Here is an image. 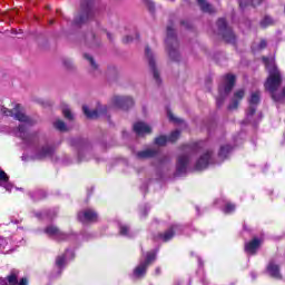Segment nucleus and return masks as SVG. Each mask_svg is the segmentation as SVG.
I'll use <instances>...</instances> for the list:
<instances>
[{"label":"nucleus","mask_w":285,"mask_h":285,"mask_svg":"<svg viewBox=\"0 0 285 285\" xmlns=\"http://www.w3.org/2000/svg\"><path fill=\"white\" fill-rule=\"evenodd\" d=\"M259 101H262V92H253L249 98V106H259Z\"/></svg>","instance_id":"obj_24"},{"label":"nucleus","mask_w":285,"mask_h":285,"mask_svg":"<svg viewBox=\"0 0 285 285\" xmlns=\"http://www.w3.org/2000/svg\"><path fill=\"white\" fill-rule=\"evenodd\" d=\"M77 219L80 224H97L99 222V214L92 208L78 212Z\"/></svg>","instance_id":"obj_6"},{"label":"nucleus","mask_w":285,"mask_h":285,"mask_svg":"<svg viewBox=\"0 0 285 285\" xmlns=\"http://www.w3.org/2000/svg\"><path fill=\"white\" fill-rule=\"evenodd\" d=\"M112 101L114 106L120 108V110H130L135 106V100L128 96H115Z\"/></svg>","instance_id":"obj_10"},{"label":"nucleus","mask_w":285,"mask_h":285,"mask_svg":"<svg viewBox=\"0 0 285 285\" xmlns=\"http://www.w3.org/2000/svg\"><path fill=\"white\" fill-rule=\"evenodd\" d=\"M175 23L173 21L167 26V38L165 40L167 46V51L171 61H179V40L177 39V33L173 28Z\"/></svg>","instance_id":"obj_3"},{"label":"nucleus","mask_w":285,"mask_h":285,"mask_svg":"<svg viewBox=\"0 0 285 285\" xmlns=\"http://www.w3.org/2000/svg\"><path fill=\"white\" fill-rule=\"evenodd\" d=\"M18 285H28V278L27 277H22L19 279Z\"/></svg>","instance_id":"obj_49"},{"label":"nucleus","mask_w":285,"mask_h":285,"mask_svg":"<svg viewBox=\"0 0 285 285\" xmlns=\"http://www.w3.org/2000/svg\"><path fill=\"white\" fill-rule=\"evenodd\" d=\"M189 164H190V156L186 154L178 156L177 163H176L175 177H181V175H186Z\"/></svg>","instance_id":"obj_7"},{"label":"nucleus","mask_w":285,"mask_h":285,"mask_svg":"<svg viewBox=\"0 0 285 285\" xmlns=\"http://www.w3.org/2000/svg\"><path fill=\"white\" fill-rule=\"evenodd\" d=\"M85 45L88 48H99L101 46V39L97 37L95 31H89L85 35Z\"/></svg>","instance_id":"obj_15"},{"label":"nucleus","mask_w":285,"mask_h":285,"mask_svg":"<svg viewBox=\"0 0 285 285\" xmlns=\"http://www.w3.org/2000/svg\"><path fill=\"white\" fill-rule=\"evenodd\" d=\"M215 151L208 149L206 150L196 161L195 170H206L208 168V165L210 164V160L213 159V155Z\"/></svg>","instance_id":"obj_11"},{"label":"nucleus","mask_w":285,"mask_h":285,"mask_svg":"<svg viewBox=\"0 0 285 285\" xmlns=\"http://www.w3.org/2000/svg\"><path fill=\"white\" fill-rule=\"evenodd\" d=\"M28 130V127H26V125H19L18 126V132H19V137L22 141H26L28 134L26 132Z\"/></svg>","instance_id":"obj_31"},{"label":"nucleus","mask_w":285,"mask_h":285,"mask_svg":"<svg viewBox=\"0 0 285 285\" xmlns=\"http://www.w3.org/2000/svg\"><path fill=\"white\" fill-rule=\"evenodd\" d=\"M202 148H204V141H194L180 146V150L184 153H199Z\"/></svg>","instance_id":"obj_19"},{"label":"nucleus","mask_w":285,"mask_h":285,"mask_svg":"<svg viewBox=\"0 0 285 285\" xmlns=\"http://www.w3.org/2000/svg\"><path fill=\"white\" fill-rule=\"evenodd\" d=\"M224 213H225L226 215H230V213H235V204H233V203H227V204L225 205Z\"/></svg>","instance_id":"obj_38"},{"label":"nucleus","mask_w":285,"mask_h":285,"mask_svg":"<svg viewBox=\"0 0 285 285\" xmlns=\"http://www.w3.org/2000/svg\"><path fill=\"white\" fill-rule=\"evenodd\" d=\"M263 240L259 237H254L249 242L245 243L244 252L247 255H257V250L262 248Z\"/></svg>","instance_id":"obj_12"},{"label":"nucleus","mask_w":285,"mask_h":285,"mask_svg":"<svg viewBox=\"0 0 285 285\" xmlns=\"http://www.w3.org/2000/svg\"><path fill=\"white\" fill-rule=\"evenodd\" d=\"M0 181H4V183L10 181V177H9L8 174H7L6 171H3L2 169H0Z\"/></svg>","instance_id":"obj_40"},{"label":"nucleus","mask_w":285,"mask_h":285,"mask_svg":"<svg viewBox=\"0 0 285 285\" xmlns=\"http://www.w3.org/2000/svg\"><path fill=\"white\" fill-rule=\"evenodd\" d=\"M134 132H136L138 137H144V135H150V132H153V128L144 121H138L134 124Z\"/></svg>","instance_id":"obj_18"},{"label":"nucleus","mask_w":285,"mask_h":285,"mask_svg":"<svg viewBox=\"0 0 285 285\" xmlns=\"http://www.w3.org/2000/svg\"><path fill=\"white\" fill-rule=\"evenodd\" d=\"M261 28H268L269 26H275V21L271 16H265L261 22H259Z\"/></svg>","instance_id":"obj_26"},{"label":"nucleus","mask_w":285,"mask_h":285,"mask_svg":"<svg viewBox=\"0 0 285 285\" xmlns=\"http://www.w3.org/2000/svg\"><path fill=\"white\" fill-rule=\"evenodd\" d=\"M83 115L87 117V119H99V117L106 115L108 112V107L102 106L98 109L91 110L88 108V106H82Z\"/></svg>","instance_id":"obj_13"},{"label":"nucleus","mask_w":285,"mask_h":285,"mask_svg":"<svg viewBox=\"0 0 285 285\" xmlns=\"http://www.w3.org/2000/svg\"><path fill=\"white\" fill-rule=\"evenodd\" d=\"M180 24L184 26L186 28V30H190L193 28V23H190L186 20H181Z\"/></svg>","instance_id":"obj_44"},{"label":"nucleus","mask_w":285,"mask_h":285,"mask_svg":"<svg viewBox=\"0 0 285 285\" xmlns=\"http://www.w3.org/2000/svg\"><path fill=\"white\" fill-rule=\"evenodd\" d=\"M145 55L148 59L149 68L154 75L155 81L159 85L161 83V77L159 76V70L157 69V65L155 62V57L153 56V51L150 50V47L147 46L145 48Z\"/></svg>","instance_id":"obj_8"},{"label":"nucleus","mask_w":285,"mask_h":285,"mask_svg":"<svg viewBox=\"0 0 285 285\" xmlns=\"http://www.w3.org/2000/svg\"><path fill=\"white\" fill-rule=\"evenodd\" d=\"M62 115L65 119H69V121H72V119H75V117L72 116V111H70V109H63Z\"/></svg>","instance_id":"obj_39"},{"label":"nucleus","mask_w":285,"mask_h":285,"mask_svg":"<svg viewBox=\"0 0 285 285\" xmlns=\"http://www.w3.org/2000/svg\"><path fill=\"white\" fill-rule=\"evenodd\" d=\"M132 41V37L130 36H126L124 39H122V43H131Z\"/></svg>","instance_id":"obj_50"},{"label":"nucleus","mask_w":285,"mask_h":285,"mask_svg":"<svg viewBox=\"0 0 285 285\" xmlns=\"http://www.w3.org/2000/svg\"><path fill=\"white\" fill-rule=\"evenodd\" d=\"M147 8L150 12H155V2H147Z\"/></svg>","instance_id":"obj_47"},{"label":"nucleus","mask_w":285,"mask_h":285,"mask_svg":"<svg viewBox=\"0 0 285 285\" xmlns=\"http://www.w3.org/2000/svg\"><path fill=\"white\" fill-rule=\"evenodd\" d=\"M59 230H60L59 227L55 225H50L45 228V233L46 235H49V237H57V235L59 234Z\"/></svg>","instance_id":"obj_27"},{"label":"nucleus","mask_w":285,"mask_h":285,"mask_svg":"<svg viewBox=\"0 0 285 285\" xmlns=\"http://www.w3.org/2000/svg\"><path fill=\"white\" fill-rule=\"evenodd\" d=\"M128 233H130V227H128V225L119 226V235H121L122 237H127Z\"/></svg>","instance_id":"obj_37"},{"label":"nucleus","mask_w":285,"mask_h":285,"mask_svg":"<svg viewBox=\"0 0 285 285\" xmlns=\"http://www.w3.org/2000/svg\"><path fill=\"white\" fill-rule=\"evenodd\" d=\"M216 26L218 28V35L225 43H228L229 46H237V35H235L233 28L228 26L226 19L219 18Z\"/></svg>","instance_id":"obj_4"},{"label":"nucleus","mask_w":285,"mask_h":285,"mask_svg":"<svg viewBox=\"0 0 285 285\" xmlns=\"http://www.w3.org/2000/svg\"><path fill=\"white\" fill-rule=\"evenodd\" d=\"M148 272V266L145 263H140L135 269L134 275L135 277H144L146 273Z\"/></svg>","instance_id":"obj_23"},{"label":"nucleus","mask_w":285,"mask_h":285,"mask_svg":"<svg viewBox=\"0 0 285 285\" xmlns=\"http://www.w3.org/2000/svg\"><path fill=\"white\" fill-rule=\"evenodd\" d=\"M262 3H264V0H250V6H253V8H257V6H262Z\"/></svg>","instance_id":"obj_45"},{"label":"nucleus","mask_w":285,"mask_h":285,"mask_svg":"<svg viewBox=\"0 0 285 285\" xmlns=\"http://www.w3.org/2000/svg\"><path fill=\"white\" fill-rule=\"evenodd\" d=\"M262 61L268 71V77L264 83V88L271 94L273 101H279L282 97L277 96L276 92L279 90V86H282V72L271 58L263 56Z\"/></svg>","instance_id":"obj_1"},{"label":"nucleus","mask_w":285,"mask_h":285,"mask_svg":"<svg viewBox=\"0 0 285 285\" xmlns=\"http://www.w3.org/2000/svg\"><path fill=\"white\" fill-rule=\"evenodd\" d=\"M63 66L67 68H72V62H70V60H63Z\"/></svg>","instance_id":"obj_52"},{"label":"nucleus","mask_w":285,"mask_h":285,"mask_svg":"<svg viewBox=\"0 0 285 285\" xmlns=\"http://www.w3.org/2000/svg\"><path fill=\"white\" fill-rule=\"evenodd\" d=\"M1 112L4 115V117H13V119H16V121H20V124H28V126H32L35 124V121H32L31 118L26 116V112H23V107H21V104H16L13 109L2 107Z\"/></svg>","instance_id":"obj_5"},{"label":"nucleus","mask_w":285,"mask_h":285,"mask_svg":"<svg viewBox=\"0 0 285 285\" xmlns=\"http://www.w3.org/2000/svg\"><path fill=\"white\" fill-rule=\"evenodd\" d=\"M202 12H207L208 14H214L215 8H213V4L208 3L206 0H196Z\"/></svg>","instance_id":"obj_22"},{"label":"nucleus","mask_w":285,"mask_h":285,"mask_svg":"<svg viewBox=\"0 0 285 285\" xmlns=\"http://www.w3.org/2000/svg\"><path fill=\"white\" fill-rule=\"evenodd\" d=\"M107 37H108L109 41H112V35H110V32H107Z\"/></svg>","instance_id":"obj_54"},{"label":"nucleus","mask_w":285,"mask_h":285,"mask_svg":"<svg viewBox=\"0 0 285 285\" xmlns=\"http://www.w3.org/2000/svg\"><path fill=\"white\" fill-rule=\"evenodd\" d=\"M175 235H177V226L171 225L165 232L154 235V242H164V244H167V242L175 238Z\"/></svg>","instance_id":"obj_9"},{"label":"nucleus","mask_w":285,"mask_h":285,"mask_svg":"<svg viewBox=\"0 0 285 285\" xmlns=\"http://www.w3.org/2000/svg\"><path fill=\"white\" fill-rule=\"evenodd\" d=\"M55 156V146L52 145H43L40 148L37 149L36 151V159L43 160L48 159V157H53Z\"/></svg>","instance_id":"obj_14"},{"label":"nucleus","mask_w":285,"mask_h":285,"mask_svg":"<svg viewBox=\"0 0 285 285\" xmlns=\"http://www.w3.org/2000/svg\"><path fill=\"white\" fill-rule=\"evenodd\" d=\"M268 46V42H266L265 39H262L258 43V50H265V48Z\"/></svg>","instance_id":"obj_43"},{"label":"nucleus","mask_w":285,"mask_h":285,"mask_svg":"<svg viewBox=\"0 0 285 285\" xmlns=\"http://www.w3.org/2000/svg\"><path fill=\"white\" fill-rule=\"evenodd\" d=\"M239 8L244 10V8H248L250 6V0H238Z\"/></svg>","instance_id":"obj_42"},{"label":"nucleus","mask_w":285,"mask_h":285,"mask_svg":"<svg viewBox=\"0 0 285 285\" xmlns=\"http://www.w3.org/2000/svg\"><path fill=\"white\" fill-rule=\"evenodd\" d=\"M255 112H257V107H255L254 105H249V108L247 110V117H253Z\"/></svg>","instance_id":"obj_41"},{"label":"nucleus","mask_w":285,"mask_h":285,"mask_svg":"<svg viewBox=\"0 0 285 285\" xmlns=\"http://www.w3.org/2000/svg\"><path fill=\"white\" fill-rule=\"evenodd\" d=\"M158 154H159V151L156 149H146L142 151H138L137 158L138 159H153V157H157Z\"/></svg>","instance_id":"obj_21"},{"label":"nucleus","mask_w":285,"mask_h":285,"mask_svg":"<svg viewBox=\"0 0 285 285\" xmlns=\"http://www.w3.org/2000/svg\"><path fill=\"white\" fill-rule=\"evenodd\" d=\"M170 1H175V0H170Z\"/></svg>","instance_id":"obj_56"},{"label":"nucleus","mask_w":285,"mask_h":285,"mask_svg":"<svg viewBox=\"0 0 285 285\" xmlns=\"http://www.w3.org/2000/svg\"><path fill=\"white\" fill-rule=\"evenodd\" d=\"M7 282H8L9 285H18L19 284V276L14 272H11L7 276Z\"/></svg>","instance_id":"obj_30"},{"label":"nucleus","mask_w":285,"mask_h":285,"mask_svg":"<svg viewBox=\"0 0 285 285\" xmlns=\"http://www.w3.org/2000/svg\"><path fill=\"white\" fill-rule=\"evenodd\" d=\"M225 81L224 92L225 95H230V92H233V88H235L237 78L233 73H227L225 75Z\"/></svg>","instance_id":"obj_20"},{"label":"nucleus","mask_w":285,"mask_h":285,"mask_svg":"<svg viewBox=\"0 0 285 285\" xmlns=\"http://www.w3.org/2000/svg\"><path fill=\"white\" fill-rule=\"evenodd\" d=\"M230 150H233V147L230 145L220 146V149L218 151V157H220L222 159H226Z\"/></svg>","instance_id":"obj_25"},{"label":"nucleus","mask_w":285,"mask_h":285,"mask_svg":"<svg viewBox=\"0 0 285 285\" xmlns=\"http://www.w3.org/2000/svg\"><path fill=\"white\" fill-rule=\"evenodd\" d=\"M94 2L95 0H81L80 11L73 19L75 26H83L95 19L97 11L95 10Z\"/></svg>","instance_id":"obj_2"},{"label":"nucleus","mask_w":285,"mask_h":285,"mask_svg":"<svg viewBox=\"0 0 285 285\" xmlns=\"http://www.w3.org/2000/svg\"><path fill=\"white\" fill-rule=\"evenodd\" d=\"M155 144L156 146H166V144H168V138L166 136H158L155 139Z\"/></svg>","instance_id":"obj_35"},{"label":"nucleus","mask_w":285,"mask_h":285,"mask_svg":"<svg viewBox=\"0 0 285 285\" xmlns=\"http://www.w3.org/2000/svg\"><path fill=\"white\" fill-rule=\"evenodd\" d=\"M216 105L218 108H222V106H224V98L219 97L216 99Z\"/></svg>","instance_id":"obj_48"},{"label":"nucleus","mask_w":285,"mask_h":285,"mask_svg":"<svg viewBox=\"0 0 285 285\" xmlns=\"http://www.w3.org/2000/svg\"><path fill=\"white\" fill-rule=\"evenodd\" d=\"M266 272L268 273L269 277H273V279H284L279 265L275 264L273 261L267 264Z\"/></svg>","instance_id":"obj_16"},{"label":"nucleus","mask_w":285,"mask_h":285,"mask_svg":"<svg viewBox=\"0 0 285 285\" xmlns=\"http://www.w3.org/2000/svg\"><path fill=\"white\" fill-rule=\"evenodd\" d=\"M156 275H161V268L160 267H156Z\"/></svg>","instance_id":"obj_53"},{"label":"nucleus","mask_w":285,"mask_h":285,"mask_svg":"<svg viewBox=\"0 0 285 285\" xmlns=\"http://www.w3.org/2000/svg\"><path fill=\"white\" fill-rule=\"evenodd\" d=\"M168 117L170 119V121H175V124H179V119L175 118V116H173V112L168 111Z\"/></svg>","instance_id":"obj_46"},{"label":"nucleus","mask_w":285,"mask_h":285,"mask_svg":"<svg viewBox=\"0 0 285 285\" xmlns=\"http://www.w3.org/2000/svg\"><path fill=\"white\" fill-rule=\"evenodd\" d=\"M49 23L52 26V23H55V20H50Z\"/></svg>","instance_id":"obj_55"},{"label":"nucleus","mask_w":285,"mask_h":285,"mask_svg":"<svg viewBox=\"0 0 285 285\" xmlns=\"http://www.w3.org/2000/svg\"><path fill=\"white\" fill-rule=\"evenodd\" d=\"M156 259H157V253H155V252H149V253H147L146 258H145V261L142 262V264L147 265V267H148V266H150Z\"/></svg>","instance_id":"obj_28"},{"label":"nucleus","mask_w":285,"mask_h":285,"mask_svg":"<svg viewBox=\"0 0 285 285\" xmlns=\"http://www.w3.org/2000/svg\"><path fill=\"white\" fill-rule=\"evenodd\" d=\"M181 137V131L176 129L170 132V135L167 137V141H170V144H176V141Z\"/></svg>","instance_id":"obj_29"},{"label":"nucleus","mask_w":285,"mask_h":285,"mask_svg":"<svg viewBox=\"0 0 285 285\" xmlns=\"http://www.w3.org/2000/svg\"><path fill=\"white\" fill-rule=\"evenodd\" d=\"M56 242H66L68 239V234L61 232V229L58 232V234L55 237Z\"/></svg>","instance_id":"obj_36"},{"label":"nucleus","mask_w":285,"mask_h":285,"mask_svg":"<svg viewBox=\"0 0 285 285\" xmlns=\"http://www.w3.org/2000/svg\"><path fill=\"white\" fill-rule=\"evenodd\" d=\"M85 59H87V61H89L91 68H94V70H97V68H99V66L97 65V62L95 61V58H92V56L85 53L83 55Z\"/></svg>","instance_id":"obj_34"},{"label":"nucleus","mask_w":285,"mask_h":285,"mask_svg":"<svg viewBox=\"0 0 285 285\" xmlns=\"http://www.w3.org/2000/svg\"><path fill=\"white\" fill-rule=\"evenodd\" d=\"M244 97H246V90L238 89L237 91H235L232 104L228 105V110H237V108H239V102L242 101V99H244Z\"/></svg>","instance_id":"obj_17"},{"label":"nucleus","mask_w":285,"mask_h":285,"mask_svg":"<svg viewBox=\"0 0 285 285\" xmlns=\"http://www.w3.org/2000/svg\"><path fill=\"white\" fill-rule=\"evenodd\" d=\"M0 285H9L8 277H0Z\"/></svg>","instance_id":"obj_51"},{"label":"nucleus","mask_w":285,"mask_h":285,"mask_svg":"<svg viewBox=\"0 0 285 285\" xmlns=\"http://www.w3.org/2000/svg\"><path fill=\"white\" fill-rule=\"evenodd\" d=\"M53 127L56 128V130H59L60 132H66V130H68V128L66 127V122H63V120H56L53 122Z\"/></svg>","instance_id":"obj_32"},{"label":"nucleus","mask_w":285,"mask_h":285,"mask_svg":"<svg viewBox=\"0 0 285 285\" xmlns=\"http://www.w3.org/2000/svg\"><path fill=\"white\" fill-rule=\"evenodd\" d=\"M56 266H58V268H63V266H66V255L65 254L57 256Z\"/></svg>","instance_id":"obj_33"}]
</instances>
